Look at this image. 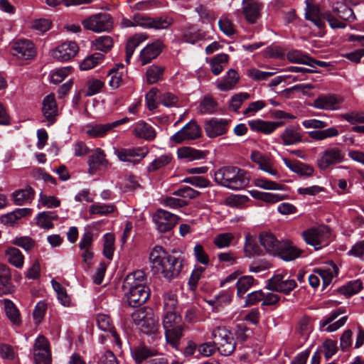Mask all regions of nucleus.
Wrapping results in <instances>:
<instances>
[{
  "label": "nucleus",
  "mask_w": 364,
  "mask_h": 364,
  "mask_svg": "<svg viewBox=\"0 0 364 364\" xmlns=\"http://www.w3.org/2000/svg\"><path fill=\"white\" fill-rule=\"evenodd\" d=\"M104 60V55L95 53L85 58L80 64V68L82 70H88L102 63Z\"/></svg>",
  "instance_id": "nucleus-49"
},
{
  "label": "nucleus",
  "mask_w": 364,
  "mask_h": 364,
  "mask_svg": "<svg viewBox=\"0 0 364 364\" xmlns=\"http://www.w3.org/2000/svg\"><path fill=\"white\" fill-rule=\"evenodd\" d=\"M363 289V284L360 279L349 282L346 285L338 289V291L347 296L358 293Z\"/></svg>",
  "instance_id": "nucleus-54"
},
{
  "label": "nucleus",
  "mask_w": 364,
  "mask_h": 364,
  "mask_svg": "<svg viewBox=\"0 0 364 364\" xmlns=\"http://www.w3.org/2000/svg\"><path fill=\"white\" fill-rule=\"evenodd\" d=\"M168 255L162 247L156 245L149 254V260L154 265L161 267Z\"/></svg>",
  "instance_id": "nucleus-45"
},
{
  "label": "nucleus",
  "mask_w": 364,
  "mask_h": 364,
  "mask_svg": "<svg viewBox=\"0 0 364 364\" xmlns=\"http://www.w3.org/2000/svg\"><path fill=\"white\" fill-rule=\"evenodd\" d=\"M146 284L147 279L145 273L141 270H136L127 276L124 288L125 290L145 288L148 287Z\"/></svg>",
  "instance_id": "nucleus-24"
},
{
  "label": "nucleus",
  "mask_w": 364,
  "mask_h": 364,
  "mask_svg": "<svg viewBox=\"0 0 364 364\" xmlns=\"http://www.w3.org/2000/svg\"><path fill=\"white\" fill-rule=\"evenodd\" d=\"M179 218L164 209H158L152 216L156 229L161 232H166L171 230L178 223Z\"/></svg>",
  "instance_id": "nucleus-6"
},
{
  "label": "nucleus",
  "mask_w": 364,
  "mask_h": 364,
  "mask_svg": "<svg viewBox=\"0 0 364 364\" xmlns=\"http://www.w3.org/2000/svg\"><path fill=\"white\" fill-rule=\"evenodd\" d=\"M183 259L181 257L169 255L161 266V274L168 281L177 278L182 271Z\"/></svg>",
  "instance_id": "nucleus-9"
},
{
  "label": "nucleus",
  "mask_w": 364,
  "mask_h": 364,
  "mask_svg": "<svg viewBox=\"0 0 364 364\" xmlns=\"http://www.w3.org/2000/svg\"><path fill=\"white\" fill-rule=\"evenodd\" d=\"M92 46L95 50L107 53L113 46V39L109 36H102L92 41Z\"/></svg>",
  "instance_id": "nucleus-53"
},
{
  "label": "nucleus",
  "mask_w": 364,
  "mask_h": 364,
  "mask_svg": "<svg viewBox=\"0 0 364 364\" xmlns=\"http://www.w3.org/2000/svg\"><path fill=\"white\" fill-rule=\"evenodd\" d=\"M305 18L307 20L312 21L319 28L324 27L325 23L323 21V14L321 13L318 6H311L307 4Z\"/></svg>",
  "instance_id": "nucleus-33"
},
{
  "label": "nucleus",
  "mask_w": 364,
  "mask_h": 364,
  "mask_svg": "<svg viewBox=\"0 0 364 364\" xmlns=\"http://www.w3.org/2000/svg\"><path fill=\"white\" fill-rule=\"evenodd\" d=\"M85 28L95 33L109 31L113 25L111 16L105 13L92 15L82 21Z\"/></svg>",
  "instance_id": "nucleus-4"
},
{
  "label": "nucleus",
  "mask_w": 364,
  "mask_h": 364,
  "mask_svg": "<svg viewBox=\"0 0 364 364\" xmlns=\"http://www.w3.org/2000/svg\"><path fill=\"white\" fill-rule=\"evenodd\" d=\"M182 37L185 42L194 44L202 38V36L196 26H190L183 30Z\"/></svg>",
  "instance_id": "nucleus-50"
},
{
  "label": "nucleus",
  "mask_w": 364,
  "mask_h": 364,
  "mask_svg": "<svg viewBox=\"0 0 364 364\" xmlns=\"http://www.w3.org/2000/svg\"><path fill=\"white\" fill-rule=\"evenodd\" d=\"M177 155L179 159H183L188 161L199 160L205 158V154L202 151L197 150L188 146L179 148L177 151Z\"/></svg>",
  "instance_id": "nucleus-41"
},
{
  "label": "nucleus",
  "mask_w": 364,
  "mask_h": 364,
  "mask_svg": "<svg viewBox=\"0 0 364 364\" xmlns=\"http://www.w3.org/2000/svg\"><path fill=\"white\" fill-rule=\"evenodd\" d=\"M164 48V44L161 40H156L144 47L139 55V61L141 65H145L156 58L162 52Z\"/></svg>",
  "instance_id": "nucleus-19"
},
{
  "label": "nucleus",
  "mask_w": 364,
  "mask_h": 364,
  "mask_svg": "<svg viewBox=\"0 0 364 364\" xmlns=\"http://www.w3.org/2000/svg\"><path fill=\"white\" fill-rule=\"evenodd\" d=\"M134 133L136 136L146 140H152L156 137L154 127L144 122H139L136 124Z\"/></svg>",
  "instance_id": "nucleus-38"
},
{
  "label": "nucleus",
  "mask_w": 364,
  "mask_h": 364,
  "mask_svg": "<svg viewBox=\"0 0 364 364\" xmlns=\"http://www.w3.org/2000/svg\"><path fill=\"white\" fill-rule=\"evenodd\" d=\"M201 135L200 126L196 121L191 120L182 129L171 136V140L176 144H181L185 141L198 139Z\"/></svg>",
  "instance_id": "nucleus-7"
},
{
  "label": "nucleus",
  "mask_w": 364,
  "mask_h": 364,
  "mask_svg": "<svg viewBox=\"0 0 364 364\" xmlns=\"http://www.w3.org/2000/svg\"><path fill=\"white\" fill-rule=\"evenodd\" d=\"M345 159V152L337 146L328 147L320 154L318 166L320 169L326 170Z\"/></svg>",
  "instance_id": "nucleus-5"
},
{
  "label": "nucleus",
  "mask_w": 364,
  "mask_h": 364,
  "mask_svg": "<svg viewBox=\"0 0 364 364\" xmlns=\"http://www.w3.org/2000/svg\"><path fill=\"white\" fill-rule=\"evenodd\" d=\"M230 119L213 117L205 122L204 129L209 138H215L225 134L229 127Z\"/></svg>",
  "instance_id": "nucleus-13"
},
{
  "label": "nucleus",
  "mask_w": 364,
  "mask_h": 364,
  "mask_svg": "<svg viewBox=\"0 0 364 364\" xmlns=\"http://www.w3.org/2000/svg\"><path fill=\"white\" fill-rule=\"evenodd\" d=\"M314 272L322 279L323 286L325 288L330 284L333 278L338 276V267L333 264L331 268H317L314 270Z\"/></svg>",
  "instance_id": "nucleus-40"
},
{
  "label": "nucleus",
  "mask_w": 364,
  "mask_h": 364,
  "mask_svg": "<svg viewBox=\"0 0 364 364\" xmlns=\"http://www.w3.org/2000/svg\"><path fill=\"white\" fill-rule=\"evenodd\" d=\"M217 183L232 190H240L249 183L247 173L236 166H223L214 173Z\"/></svg>",
  "instance_id": "nucleus-1"
},
{
  "label": "nucleus",
  "mask_w": 364,
  "mask_h": 364,
  "mask_svg": "<svg viewBox=\"0 0 364 364\" xmlns=\"http://www.w3.org/2000/svg\"><path fill=\"white\" fill-rule=\"evenodd\" d=\"M304 240L318 250L327 246L330 242L331 230L326 225L309 228L301 234Z\"/></svg>",
  "instance_id": "nucleus-2"
},
{
  "label": "nucleus",
  "mask_w": 364,
  "mask_h": 364,
  "mask_svg": "<svg viewBox=\"0 0 364 364\" xmlns=\"http://www.w3.org/2000/svg\"><path fill=\"white\" fill-rule=\"evenodd\" d=\"M296 283L294 279H285L280 274H276L269 279L268 289L276 291L289 294L295 287Z\"/></svg>",
  "instance_id": "nucleus-17"
},
{
  "label": "nucleus",
  "mask_w": 364,
  "mask_h": 364,
  "mask_svg": "<svg viewBox=\"0 0 364 364\" xmlns=\"http://www.w3.org/2000/svg\"><path fill=\"white\" fill-rule=\"evenodd\" d=\"M103 255L108 259L112 260L114 252V236L112 233L107 232L104 235Z\"/></svg>",
  "instance_id": "nucleus-55"
},
{
  "label": "nucleus",
  "mask_w": 364,
  "mask_h": 364,
  "mask_svg": "<svg viewBox=\"0 0 364 364\" xmlns=\"http://www.w3.org/2000/svg\"><path fill=\"white\" fill-rule=\"evenodd\" d=\"M78 50L79 47L75 42L66 41L52 50V56L58 61L65 62L74 58Z\"/></svg>",
  "instance_id": "nucleus-14"
},
{
  "label": "nucleus",
  "mask_w": 364,
  "mask_h": 364,
  "mask_svg": "<svg viewBox=\"0 0 364 364\" xmlns=\"http://www.w3.org/2000/svg\"><path fill=\"white\" fill-rule=\"evenodd\" d=\"M280 137L284 146L294 145L302 140L301 134L298 131V129L294 127H287L281 134Z\"/></svg>",
  "instance_id": "nucleus-30"
},
{
  "label": "nucleus",
  "mask_w": 364,
  "mask_h": 364,
  "mask_svg": "<svg viewBox=\"0 0 364 364\" xmlns=\"http://www.w3.org/2000/svg\"><path fill=\"white\" fill-rule=\"evenodd\" d=\"M58 219V214L54 211H43L36 217L37 225L43 229H50L53 227V222Z\"/></svg>",
  "instance_id": "nucleus-37"
},
{
  "label": "nucleus",
  "mask_w": 364,
  "mask_h": 364,
  "mask_svg": "<svg viewBox=\"0 0 364 364\" xmlns=\"http://www.w3.org/2000/svg\"><path fill=\"white\" fill-rule=\"evenodd\" d=\"M125 296L129 306L136 307L145 303L149 297V287L125 290Z\"/></svg>",
  "instance_id": "nucleus-22"
},
{
  "label": "nucleus",
  "mask_w": 364,
  "mask_h": 364,
  "mask_svg": "<svg viewBox=\"0 0 364 364\" xmlns=\"http://www.w3.org/2000/svg\"><path fill=\"white\" fill-rule=\"evenodd\" d=\"M5 255L8 262L17 268H21L23 265L24 257L21 251L14 247H8Z\"/></svg>",
  "instance_id": "nucleus-43"
},
{
  "label": "nucleus",
  "mask_w": 364,
  "mask_h": 364,
  "mask_svg": "<svg viewBox=\"0 0 364 364\" xmlns=\"http://www.w3.org/2000/svg\"><path fill=\"white\" fill-rule=\"evenodd\" d=\"M11 50L13 55L21 60H30L36 55L35 46L28 39H19L14 42Z\"/></svg>",
  "instance_id": "nucleus-12"
},
{
  "label": "nucleus",
  "mask_w": 364,
  "mask_h": 364,
  "mask_svg": "<svg viewBox=\"0 0 364 364\" xmlns=\"http://www.w3.org/2000/svg\"><path fill=\"white\" fill-rule=\"evenodd\" d=\"M42 112L44 119L43 122H46V126L50 127L56 121L58 115V105L53 94H50L44 97L42 105Z\"/></svg>",
  "instance_id": "nucleus-15"
},
{
  "label": "nucleus",
  "mask_w": 364,
  "mask_h": 364,
  "mask_svg": "<svg viewBox=\"0 0 364 364\" xmlns=\"http://www.w3.org/2000/svg\"><path fill=\"white\" fill-rule=\"evenodd\" d=\"M147 38L148 36L145 33H136L128 39L126 45V61L127 63H129L135 49Z\"/></svg>",
  "instance_id": "nucleus-34"
},
{
  "label": "nucleus",
  "mask_w": 364,
  "mask_h": 364,
  "mask_svg": "<svg viewBox=\"0 0 364 364\" xmlns=\"http://www.w3.org/2000/svg\"><path fill=\"white\" fill-rule=\"evenodd\" d=\"M283 122L264 121L260 119L248 121V125L252 131L270 134L277 128L284 126Z\"/></svg>",
  "instance_id": "nucleus-23"
},
{
  "label": "nucleus",
  "mask_w": 364,
  "mask_h": 364,
  "mask_svg": "<svg viewBox=\"0 0 364 364\" xmlns=\"http://www.w3.org/2000/svg\"><path fill=\"white\" fill-rule=\"evenodd\" d=\"M131 355L137 364L142 363L145 360L155 356L157 350L153 348L146 346L144 343H139L131 348Z\"/></svg>",
  "instance_id": "nucleus-26"
},
{
  "label": "nucleus",
  "mask_w": 364,
  "mask_h": 364,
  "mask_svg": "<svg viewBox=\"0 0 364 364\" xmlns=\"http://www.w3.org/2000/svg\"><path fill=\"white\" fill-rule=\"evenodd\" d=\"M87 163L90 167V171L96 170L100 166L106 165L107 161L105 159L104 151L100 148L96 149L89 156Z\"/></svg>",
  "instance_id": "nucleus-42"
},
{
  "label": "nucleus",
  "mask_w": 364,
  "mask_h": 364,
  "mask_svg": "<svg viewBox=\"0 0 364 364\" xmlns=\"http://www.w3.org/2000/svg\"><path fill=\"white\" fill-rule=\"evenodd\" d=\"M217 104L211 97H205L200 103L198 109L201 114H210L216 110Z\"/></svg>",
  "instance_id": "nucleus-64"
},
{
  "label": "nucleus",
  "mask_w": 364,
  "mask_h": 364,
  "mask_svg": "<svg viewBox=\"0 0 364 364\" xmlns=\"http://www.w3.org/2000/svg\"><path fill=\"white\" fill-rule=\"evenodd\" d=\"M85 96H92L100 92L105 86L104 82L98 79L92 78L86 82Z\"/></svg>",
  "instance_id": "nucleus-56"
},
{
  "label": "nucleus",
  "mask_w": 364,
  "mask_h": 364,
  "mask_svg": "<svg viewBox=\"0 0 364 364\" xmlns=\"http://www.w3.org/2000/svg\"><path fill=\"white\" fill-rule=\"evenodd\" d=\"M311 131L309 132V136L315 141H323L327 139L336 137L339 135V131L337 127H331L324 129Z\"/></svg>",
  "instance_id": "nucleus-39"
},
{
  "label": "nucleus",
  "mask_w": 364,
  "mask_h": 364,
  "mask_svg": "<svg viewBox=\"0 0 364 364\" xmlns=\"http://www.w3.org/2000/svg\"><path fill=\"white\" fill-rule=\"evenodd\" d=\"M261 250L257 244L255 240L250 234L245 235V242L244 245L245 255L247 257H252L260 254Z\"/></svg>",
  "instance_id": "nucleus-47"
},
{
  "label": "nucleus",
  "mask_w": 364,
  "mask_h": 364,
  "mask_svg": "<svg viewBox=\"0 0 364 364\" xmlns=\"http://www.w3.org/2000/svg\"><path fill=\"white\" fill-rule=\"evenodd\" d=\"M251 159L257 164L259 168L262 171L268 173L276 178H279V173L274 168L273 161L269 156L262 154L257 151H254L251 153Z\"/></svg>",
  "instance_id": "nucleus-18"
},
{
  "label": "nucleus",
  "mask_w": 364,
  "mask_h": 364,
  "mask_svg": "<svg viewBox=\"0 0 364 364\" xmlns=\"http://www.w3.org/2000/svg\"><path fill=\"white\" fill-rule=\"evenodd\" d=\"M250 195L256 199L261 200L267 203H274L284 199V196L278 193L262 192L257 190L250 191Z\"/></svg>",
  "instance_id": "nucleus-44"
},
{
  "label": "nucleus",
  "mask_w": 364,
  "mask_h": 364,
  "mask_svg": "<svg viewBox=\"0 0 364 364\" xmlns=\"http://www.w3.org/2000/svg\"><path fill=\"white\" fill-rule=\"evenodd\" d=\"M116 209L112 204L95 203L90 206L89 213L90 215H106L113 213Z\"/></svg>",
  "instance_id": "nucleus-52"
},
{
  "label": "nucleus",
  "mask_w": 364,
  "mask_h": 364,
  "mask_svg": "<svg viewBox=\"0 0 364 364\" xmlns=\"http://www.w3.org/2000/svg\"><path fill=\"white\" fill-rule=\"evenodd\" d=\"M229 55L225 53H219L210 58L208 63L211 72L214 75H220L223 70L224 66L228 63Z\"/></svg>",
  "instance_id": "nucleus-35"
},
{
  "label": "nucleus",
  "mask_w": 364,
  "mask_h": 364,
  "mask_svg": "<svg viewBox=\"0 0 364 364\" xmlns=\"http://www.w3.org/2000/svg\"><path fill=\"white\" fill-rule=\"evenodd\" d=\"M259 240L261 245L264 247L268 253L276 255L277 250L281 242L279 241L273 234L263 232L260 233Z\"/></svg>",
  "instance_id": "nucleus-29"
},
{
  "label": "nucleus",
  "mask_w": 364,
  "mask_h": 364,
  "mask_svg": "<svg viewBox=\"0 0 364 364\" xmlns=\"http://www.w3.org/2000/svg\"><path fill=\"white\" fill-rule=\"evenodd\" d=\"M129 119L124 117L119 120L104 124H96L87 127L86 134L92 138L103 137L112 129L128 122Z\"/></svg>",
  "instance_id": "nucleus-16"
},
{
  "label": "nucleus",
  "mask_w": 364,
  "mask_h": 364,
  "mask_svg": "<svg viewBox=\"0 0 364 364\" xmlns=\"http://www.w3.org/2000/svg\"><path fill=\"white\" fill-rule=\"evenodd\" d=\"M235 238L232 232H222L218 234L213 238V244L219 249L229 247Z\"/></svg>",
  "instance_id": "nucleus-51"
},
{
  "label": "nucleus",
  "mask_w": 364,
  "mask_h": 364,
  "mask_svg": "<svg viewBox=\"0 0 364 364\" xmlns=\"http://www.w3.org/2000/svg\"><path fill=\"white\" fill-rule=\"evenodd\" d=\"M255 279L252 276H243L240 277L237 283V294L238 296H242L252 286Z\"/></svg>",
  "instance_id": "nucleus-57"
},
{
  "label": "nucleus",
  "mask_w": 364,
  "mask_h": 364,
  "mask_svg": "<svg viewBox=\"0 0 364 364\" xmlns=\"http://www.w3.org/2000/svg\"><path fill=\"white\" fill-rule=\"evenodd\" d=\"M282 160L289 169L302 177H310L313 175L314 168L308 164L299 161H291L286 158Z\"/></svg>",
  "instance_id": "nucleus-27"
},
{
  "label": "nucleus",
  "mask_w": 364,
  "mask_h": 364,
  "mask_svg": "<svg viewBox=\"0 0 364 364\" xmlns=\"http://www.w3.org/2000/svg\"><path fill=\"white\" fill-rule=\"evenodd\" d=\"M182 182L190 183L199 188H204L210 186V181L208 178L199 176L186 177L182 180Z\"/></svg>",
  "instance_id": "nucleus-63"
},
{
  "label": "nucleus",
  "mask_w": 364,
  "mask_h": 364,
  "mask_svg": "<svg viewBox=\"0 0 364 364\" xmlns=\"http://www.w3.org/2000/svg\"><path fill=\"white\" fill-rule=\"evenodd\" d=\"M148 153L146 147L114 149V154L119 160L133 164H138Z\"/></svg>",
  "instance_id": "nucleus-8"
},
{
  "label": "nucleus",
  "mask_w": 364,
  "mask_h": 364,
  "mask_svg": "<svg viewBox=\"0 0 364 364\" xmlns=\"http://www.w3.org/2000/svg\"><path fill=\"white\" fill-rule=\"evenodd\" d=\"M159 100L161 105L166 107L178 106V97L172 92H165L159 95Z\"/></svg>",
  "instance_id": "nucleus-62"
},
{
  "label": "nucleus",
  "mask_w": 364,
  "mask_h": 364,
  "mask_svg": "<svg viewBox=\"0 0 364 364\" xmlns=\"http://www.w3.org/2000/svg\"><path fill=\"white\" fill-rule=\"evenodd\" d=\"M51 284L57 294L58 299L63 306H68L70 304V297L68 296L65 289L61 284L55 279L51 280Z\"/></svg>",
  "instance_id": "nucleus-61"
},
{
  "label": "nucleus",
  "mask_w": 364,
  "mask_h": 364,
  "mask_svg": "<svg viewBox=\"0 0 364 364\" xmlns=\"http://www.w3.org/2000/svg\"><path fill=\"white\" fill-rule=\"evenodd\" d=\"M134 324L144 334H156L159 328V320H134Z\"/></svg>",
  "instance_id": "nucleus-36"
},
{
  "label": "nucleus",
  "mask_w": 364,
  "mask_h": 364,
  "mask_svg": "<svg viewBox=\"0 0 364 364\" xmlns=\"http://www.w3.org/2000/svg\"><path fill=\"white\" fill-rule=\"evenodd\" d=\"M235 348L236 342L232 335L227 339L219 342V343L216 345V348L218 350L220 353L225 356L230 355L235 351Z\"/></svg>",
  "instance_id": "nucleus-48"
},
{
  "label": "nucleus",
  "mask_w": 364,
  "mask_h": 364,
  "mask_svg": "<svg viewBox=\"0 0 364 364\" xmlns=\"http://www.w3.org/2000/svg\"><path fill=\"white\" fill-rule=\"evenodd\" d=\"M177 299L172 292L166 293L164 296V318H181L178 308L176 306Z\"/></svg>",
  "instance_id": "nucleus-25"
},
{
  "label": "nucleus",
  "mask_w": 364,
  "mask_h": 364,
  "mask_svg": "<svg viewBox=\"0 0 364 364\" xmlns=\"http://www.w3.org/2000/svg\"><path fill=\"white\" fill-rule=\"evenodd\" d=\"M14 203L16 205H23L31 203L34 198V191L30 186L24 189L15 191L12 194Z\"/></svg>",
  "instance_id": "nucleus-31"
},
{
  "label": "nucleus",
  "mask_w": 364,
  "mask_h": 364,
  "mask_svg": "<svg viewBox=\"0 0 364 364\" xmlns=\"http://www.w3.org/2000/svg\"><path fill=\"white\" fill-rule=\"evenodd\" d=\"M163 326L168 343L176 348L183 336V323L182 320H164Z\"/></svg>",
  "instance_id": "nucleus-10"
},
{
  "label": "nucleus",
  "mask_w": 364,
  "mask_h": 364,
  "mask_svg": "<svg viewBox=\"0 0 364 364\" xmlns=\"http://www.w3.org/2000/svg\"><path fill=\"white\" fill-rule=\"evenodd\" d=\"M126 70L123 64H117L113 67L108 73V84L112 89H117L123 82V77Z\"/></svg>",
  "instance_id": "nucleus-28"
},
{
  "label": "nucleus",
  "mask_w": 364,
  "mask_h": 364,
  "mask_svg": "<svg viewBox=\"0 0 364 364\" xmlns=\"http://www.w3.org/2000/svg\"><path fill=\"white\" fill-rule=\"evenodd\" d=\"M173 159L171 154H166L160 156L152 161L147 166L148 172H154L160 168H162L169 164Z\"/></svg>",
  "instance_id": "nucleus-46"
},
{
  "label": "nucleus",
  "mask_w": 364,
  "mask_h": 364,
  "mask_svg": "<svg viewBox=\"0 0 364 364\" xmlns=\"http://www.w3.org/2000/svg\"><path fill=\"white\" fill-rule=\"evenodd\" d=\"M250 98V95L247 92H240L234 95L229 102L230 110L237 112L242 104Z\"/></svg>",
  "instance_id": "nucleus-60"
},
{
  "label": "nucleus",
  "mask_w": 364,
  "mask_h": 364,
  "mask_svg": "<svg viewBox=\"0 0 364 364\" xmlns=\"http://www.w3.org/2000/svg\"><path fill=\"white\" fill-rule=\"evenodd\" d=\"M238 80V73L234 69H230L223 80L218 82L217 87L221 91L230 90L235 86Z\"/></svg>",
  "instance_id": "nucleus-32"
},
{
  "label": "nucleus",
  "mask_w": 364,
  "mask_h": 364,
  "mask_svg": "<svg viewBox=\"0 0 364 364\" xmlns=\"http://www.w3.org/2000/svg\"><path fill=\"white\" fill-rule=\"evenodd\" d=\"M334 11L337 12L338 17L342 20L348 22H353L355 20L353 11L346 4H340L334 9Z\"/></svg>",
  "instance_id": "nucleus-58"
},
{
  "label": "nucleus",
  "mask_w": 364,
  "mask_h": 364,
  "mask_svg": "<svg viewBox=\"0 0 364 364\" xmlns=\"http://www.w3.org/2000/svg\"><path fill=\"white\" fill-rule=\"evenodd\" d=\"M263 4L256 0H243L242 13L250 24H256L262 15Z\"/></svg>",
  "instance_id": "nucleus-11"
},
{
  "label": "nucleus",
  "mask_w": 364,
  "mask_h": 364,
  "mask_svg": "<svg viewBox=\"0 0 364 364\" xmlns=\"http://www.w3.org/2000/svg\"><path fill=\"white\" fill-rule=\"evenodd\" d=\"M164 72V68L158 65H151L146 70V82L148 84H154L158 82Z\"/></svg>",
  "instance_id": "nucleus-59"
},
{
  "label": "nucleus",
  "mask_w": 364,
  "mask_h": 364,
  "mask_svg": "<svg viewBox=\"0 0 364 364\" xmlns=\"http://www.w3.org/2000/svg\"><path fill=\"white\" fill-rule=\"evenodd\" d=\"M33 356L36 364H51L50 342L43 335H39L36 338L33 346Z\"/></svg>",
  "instance_id": "nucleus-3"
},
{
  "label": "nucleus",
  "mask_w": 364,
  "mask_h": 364,
  "mask_svg": "<svg viewBox=\"0 0 364 364\" xmlns=\"http://www.w3.org/2000/svg\"><path fill=\"white\" fill-rule=\"evenodd\" d=\"M342 101V98L334 95H321L314 100L312 106L319 109L336 110Z\"/></svg>",
  "instance_id": "nucleus-21"
},
{
  "label": "nucleus",
  "mask_w": 364,
  "mask_h": 364,
  "mask_svg": "<svg viewBox=\"0 0 364 364\" xmlns=\"http://www.w3.org/2000/svg\"><path fill=\"white\" fill-rule=\"evenodd\" d=\"M277 250L276 255L286 262L294 260L299 257L303 252L301 250L289 240L282 241Z\"/></svg>",
  "instance_id": "nucleus-20"
}]
</instances>
